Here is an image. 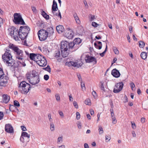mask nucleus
Masks as SVG:
<instances>
[{
	"label": "nucleus",
	"instance_id": "22",
	"mask_svg": "<svg viewBox=\"0 0 148 148\" xmlns=\"http://www.w3.org/2000/svg\"><path fill=\"white\" fill-rule=\"evenodd\" d=\"M56 29L59 33H61L64 31V28L61 25H59L56 27Z\"/></svg>",
	"mask_w": 148,
	"mask_h": 148
},
{
	"label": "nucleus",
	"instance_id": "28",
	"mask_svg": "<svg viewBox=\"0 0 148 148\" xmlns=\"http://www.w3.org/2000/svg\"><path fill=\"white\" fill-rule=\"evenodd\" d=\"M4 74L2 69L0 67V79H2L3 78Z\"/></svg>",
	"mask_w": 148,
	"mask_h": 148
},
{
	"label": "nucleus",
	"instance_id": "35",
	"mask_svg": "<svg viewBox=\"0 0 148 148\" xmlns=\"http://www.w3.org/2000/svg\"><path fill=\"white\" fill-rule=\"evenodd\" d=\"M107 47H108L107 45H106V47L105 51L103 53L100 54V56H101L102 57H103L104 56L105 53L107 51Z\"/></svg>",
	"mask_w": 148,
	"mask_h": 148
},
{
	"label": "nucleus",
	"instance_id": "27",
	"mask_svg": "<svg viewBox=\"0 0 148 148\" xmlns=\"http://www.w3.org/2000/svg\"><path fill=\"white\" fill-rule=\"evenodd\" d=\"M74 42H73L75 44H79L81 42V40L79 38H76L74 40ZM75 45V44H74Z\"/></svg>",
	"mask_w": 148,
	"mask_h": 148
},
{
	"label": "nucleus",
	"instance_id": "62",
	"mask_svg": "<svg viewBox=\"0 0 148 148\" xmlns=\"http://www.w3.org/2000/svg\"><path fill=\"white\" fill-rule=\"evenodd\" d=\"M77 77L79 81H80L81 82H82V79L81 78V76L80 75H77Z\"/></svg>",
	"mask_w": 148,
	"mask_h": 148
},
{
	"label": "nucleus",
	"instance_id": "54",
	"mask_svg": "<svg viewBox=\"0 0 148 148\" xmlns=\"http://www.w3.org/2000/svg\"><path fill=\"white\" fill-rule=\"evenodd\" d=\"M21 130L23 131H25L27 130L26 128L24 126H21Z\"/></svg>",
	"mask_w": 148,
	"mask_h": 148
},
{
	"label": "nucleus",
	"instance_id": "14",
	"mask_svg": "<svg viewBox=\"0 0 148 148\" xmlns=\"http://www.w3.org/2000/svg\"><path fill=\"white\" fill-rule=\"evenodd\" d=\"M65 35L67 38L71 39L73 37L74 33L71 29H69L65 33Z\"/></svg>",
	"mask_w": 148,
	"mask_h": 148
},
{
	"label": "nucleus",
	"instance_id": "46",
	"mask_svg": "<svg viewBox=\"0 0 148 148\" xmlns=\"http://www.w3.org/2000/svg\"><path fill=\"white\" fill-rule=\"evenodd\" d=\"M92 94L94 98H96L97 97V94L95 91H93L92 92Z\"/></svg>",
	"mask_w": 148,
	"mask_h": 148
},
{
	"label": "nucleus",
	"instance_id": "41",
	"mask_svg": "<svg viewBox=\"0 0 148 148\" xmlns=\"http://www.w3.org/2000/svg\"><path fill=\"white\" fill-rule=\"evenodd\" d=\"M76 119L77 120H79L80 119V115L79 113L78 112H76Z\"/></svg>",
	"mask_w": 148,
	"mask_h": 148
},
{
	"label": "nucleus",
	"instance_id": "6",
	"mask_svg": "<svg viewBox=\"0 0 148 148\" xmlns=\"http://www.w3.org/2000/svg\"><path fill=\"white\" fill-rule=\"evenodd\" d=\"M31 88L30 85L25 81H22L19 84V88L21 93L26 94L29 90Z\"/></svg>",
	"mask_w": 148,
	"mask_h": 148
},
{
	"label": "nucleus",
	"instance_id": "63",
	"mask_svg": "<svg viewBox=\"0 0 148 148\" xmlns=\"http://www.w3.org/2000/svg\"><path fill=\"white\" fill-rule=\"evenodd\" d=\"M84 148H89L88 145L87 143H84Z\"/></svg>",
	"mask_w": 148,
	"mask_h": 148
},
{
	"label": "nucleus",
	"instance_id": "17",
	"mask_svg": "<svg viewBox=\"0 0 148 148\" xmlns=\"http://www.w3.org/2000/svg\"><path fill=\"white\" fill-rule=\"evenodd\" d=\"M111 74L115 77H118L120 75L119 71L116 69H114L111 72Z\"/></svg>",
	"mask_w": 148,
	"mask_h": 148
},
{
	"label": "nucleus",
	"instance_id": "31",
	"mask_svg": "<svg viewBox=\"0 0 148 148\" xmlns=\"http://www.w3.org/2000/svg\"><path fill=\"white\" fill-rule=\"evenodd\" d=\"M85 103L86 105L89 106L91 105V102L90 100L89 99H87L85 101Z\"/></svg>",
	"mask_w": 148,
	"mask_h": 148
},
{
	"label": "nucleus",
	"instance_id": "13",
	"mask_svg": "<svg viewBox=\"0 0 148 148\" xmlns=\"http://www.w3.org/2000/svg\"><path fill=\"white\" fill-rule=\"evenodd\" d=\"M66 65L69 66H72L74 67L78 68L81 66L83 64L82 62L79 63L78 62L70 61L69 62H66Z\"/></svg>",
	"mask_w": 148,
	"mask_h": 148
},
{
	"label": "nucleus",
	"instance_id": "49",
	"mask_svg": "<svg viewBox=\"0 0 148 148\" xmlns=\"http://www.w3.org/2000/svg\"><path fill=\"white\" fill-rule=\"evenodd\" d=\"M49 78V76L47 75H45L44 76V78L45 80H47Z\"/></svg>",
	"mask_w": 148,
	"mask_h": 148
},
{
	"label": "nucleus",
	"instance_id": "55",
	"mask_svg": "<svg viewBox=\"0 0 148 148\" xmlns=\"http://www.w3.org/2000/svg\"><path fill=\"white\" fill-rule=\"evenodd\" d=\"M132 136L133 137H136V134L135 133V132L134 131H133L132 132Z\"/></svg>",
	"mask_w": 148,
	"mask_h": 148
},
{
	"label": "nucleus",
	"instance_id": "8",
	"mask_svg": "<svg viewBox=\"0 0 148 148\" xmlns=\"http://www.w3.org/2000/svg\"><path fill=\"white\" fill-rule=\"evenodd\" d=\"M8 31L10 32V34L12 37L16 41H18L19 40L18 37V31L17 29L14 27H12L8 29Z\"/></svg>",
	"mask_w": 148,
	"mask_h": 148
},
{
	"label": "nucleus",
	"instance_id": "3",
	"mask_svg": "<svg viewBox=\"0 0 148 148\" xmlns=\"http://www.w3.org/2000/svg\"><path fill=\"white\" fill-rule=\"evenodd\" d=\"M9 47L14 51L15 54V57L16 59L22 61V64L23 66H25L26 64L25 63V60L23 59V56L22 51L16 46L13 44H10ZM20 62L21 63V62Z\"/></svg>",
	"mask_w": 148,
	"mask_h": 148
},
{
	"label": "nucleus",
	"instance_id": "4",
	"mask_svg": "<svg viewBox=\"0 0 148 148\" xmlns=\"http://www.w3.org/2000/svg\"><path fill=\"white\" fill-rule=\"evenodd\" d=\"M26 75L29 82L32 85L38 84L40 82L39 76L35 71H33L32 73H27Z\"/></svg>",
	"mask_w": 148,
	"mask_h": 148
},
{
	"label": "nucleus",
	"instance_id": "7",
	"mask_svg": "<svg viewBox=\"0 0 148 148\" xmlns=\"http://www.w3.org/2000/svg\"><path fill=\"white\" fill-rule=\"evenodd\" d=\"M13 17L14 19H13V21L16 24L22 25L25 24V23L20 13H14Z\"/></svg>",
	"mask_w": 148,
	"mask_h": 148
},
{
	"label": "nucleus",
	"instance_id": "56",
	"mask_svg": "<svg viewBox=\"0 0 148 148\" xmlns=\"http://www.w3.org/2000/svg\"><path fill=\"white\" fill-rule=\"evenodd\" d=\"M57 148H65V146L64 145H62L60 146H58Z\"/></svg>",
	"mask_w": 148,
	"mask_h": 148
},
{
	"label": "nucleus",
	"instance_id": "36",
	"mask_svg": "<svg viewBox=\"0 0 148 148\" xmlns=\"http://www.w3.org/2000/svg\"><path fill=\"white\" fill-rule=\"evenodd\" d=\"M77 125L78 129H81L82 127L81 123L79 121H78L77 123Z\"/></svg>",
	"mask_w": 148,
	"mask_h": 148
},
{
	"label": "nucleus",
	"instance_id": "51",
	"mask_svg": "<svg viewBox=\"0 0 148 148\" xmlns=\"http://www.w3.org/2000/svg\"><path fill=\"white\" fill-rule=\"evenodd\" d=\"M97 43L99 44H100L101 45L99 46H98V49H101L102 47V45L101 42L100 41H98Z\"/></svg>",
	"mask_w": 148,
	"mask_h": 148
},
{
	"label": "nucleus",
	"instance_id": "33",
	"mask_svg": "<svg viewBox=\"0 0 148 148\" xmlns=\"http://www.w3.org/2000/svg\"><path fill=\"white\" fill-rule=\"evenodd\" d=\"M98 130L99 134H103V130L102 127L101 126H100L99 127Z\"/></svg>",
	"mask_w": 148,
	"mask_h": 148
},
{
	"label": "nucleus",
	"instance_id": "37",
	"mask_svg": "<svg viewBox=\"0 0 148 148\" xmlns=\"http://www.w3.org/2000/svg\"><path fill=\"white\" fill-rule=\"evenodd\" d=\"M99 25V24L94 22H93L92 23V25L95 27H97Z\"/></svg>",
	"mask_w": 148,
	"mask_h": 148
},
{
	"label": "nucleus",
	"instance_id": "18",
	"mask_svg": "<svg viewBox=\"0 0 148 148\" xmlns=\"http://www.w3.org/2000/svg\"><path fill=\"white\" fill-rule=\"evenodd\" d=\"M27 36V34H26V33L22 32L20 30L18 31V36H19V38L21 40H24L26 38Z\"/></svg>",
	"mask_w": 148,
	"mask_h": 148
},
{
	"label": "nucleus",
	"instance_id": "50",
	"mask_svg": "<svg viewBox=\"0 0 148 148\" xmlns=\"http://www.w3.org/2000/svg\"><path fill=\"white\" fill-rule=\"evenodd\" d=\"M130 86L132 90H133V88L135 87V84L133 82H132L130 84Z\"/></svg>",
	"mask_w": 148,
	"mask_h": 148
},
{
	"label": "nucleus",
	"instance_id": "44",
	"mask_svg": "<svg viewBox=\"0 0 148 148\" xmlns=\"http://www.w3.org/2000/svg\"><path fill=\"white\" fill-rule=\"evenodd\" d=\"M112 123L113 124H116L117 122V121L115 117H114L112 118Z\"/></svg>",
	"mask_w": 148,
	"mask_h": 148
},
{
	"label": "nucleus",
	"instance_id": "12",
	"mask_svg": "<svg viewBox=\"0 0 148 148\" xmlns=\"http://www.w3.org/2000/svg\"><path fill=\"white\" fill-rule=\"evenodd\" d=\"M85 60L86 62L87 63H90L93 62L94 64H96L97 63L96 59L95 58L88 55H86L85 58Z\"/></svg>",
	"mask_w": 148,
	"mask_h": 148
},
{
	"label": "nucleus",
	"instance_id": "30",
	"mask_svg": "<svg viewBox=\"0 0 148 148\" xmlns=\"http://www.w3.org/2000/svg\"><path fill=\"white\" fill-rule=\"evenodd\" d=\"M145 43L143 41H140L139 42V45L140 48H143L145 46Z\"/></svg>",
	"mask_w": 148,
	"mask_h": 148
},
{
	"label": "nucleus",
	"instance_id": "47",
	"mask_svg": "<svg viewBox=\"0 0 148 148\" xmlns=\"http://www.w3.org/2000/svg\"><path fill=\"white\" fill-rule=\"evenodd\" d=\"M132 124V127L133 129H135L136 128V125L134 122H131Z\"/></svg>",
	"mask_w": 148,
	"mask_h": 148
},
{
	"label": "nucleus",
	"instance_id": "26",
	"mask_svg": "<svg viewBox=\"0 0 148 148\" xmlns=\"http://www.w3.org/2000/svg\"><path fill=\"white\" fill-rule=\"evenodd\" d=\"M54 56L56 58H59L60 56V51L58 50L56 51Z\"/></svg>",
	"mask_w": 148,
	"mask_h": 148
},
{
	"label": "nucleus",
	"instance_id": "60",
	"mask_svg": "<svg viewBox=\"0 0 148 148\" xmlns=\"http://www.w3.org/2000/svg\"><path fill=\"white\" fill-rule=\"evenodd\" d=\"M101 90H103V91H104V87L103 86V83H102L101 84Z\"/></svg>",
	"mask_w": 148,
	"mask_h": 148
},
{
	"label": "nucleus",
	"instance_id": "59",
	"mask_svg": "<svg viewBox=\"0 0 148 148\" xmlns=\"http://www.w3.org/2000/svg\"><path fill=\"white\" fill-rule=\"evenodd\" d=\"M59 114L62 117L64 116V114L63 112L62 111H60L59 112Z\"/></svg>",
	"mask_w": 148,
	"mask_h": 148
},
{
	"label": "nucleus",
	"instance_id": "64",
	"mask_svg": "<svg viewBox=\"0 0 148 148\" xmlns=\"http://www.w3.org/2000/svg\"><path fill=\"white\" fill-rule=\"evenodd\" d=\"M145 119L144 118H142L141 119V121L142 123H144L145 122Z\"/></svg>",
	"mask_w": 148,
	"mask_h": 148
},
{
	"label": "nucleus",
	"instance_id": "5",
	"mask_svg": "<svg viewBox=\"0 0 148 148\" xmlns=\"http://www.w3.org/2000/svg\"><path fill=\"white\" fill-rule=\"evenodd\" d=\"M9 51V50H8L5 51L2 56V59L3 61L7 65L12 66L14 64V60L12 59V56Z\"/></svg>",
	"mask_w": 148,
	"mask_h": 148
},
{
	"label": "nucleus",
	"instance_id": "34",
	"mask_svg": "<svg viewBox=\"0 0 148 148\" xmlns=\"http://www.w3.org/2000/svg\"><path fill=\"white\" fill-rule=\"evenodd\" d=\"M48 118L50 122L51 123L53 122V120L51 118V114L49 113L48 114Z\"/></svg>",
	"mask_w": 148,
	"mask_h": 148
},
{
	"label": "nucleus",
	"instance_id": "39",
	"mask_svg": "<svg viewBox=\"0 0 148 148\" xmlns=\"http://www.w3.org/2000/svg\"><path fill=\"white\" fill-rule=\"evenodd\" d=\"M14 106H17L18 107L20 106V105L18 101H16V100L14 101Z\"/></svg>",
	"mask_w": 148,
	"mask_h": 148
},
{
	"label": "nucleus",
	"instance_id": "45",
	"mask_svg": "<svg viewBox=\"0 0 148 148\" xmlns=\"http://www.w3.org/2000/svg\"><path fill=\"white\" fill-rule=\"evenodd\" d=\"M81 83L82 89L83 90H85L86 88L84 84H82V82H81Z\"/></svg>",
	"mask_w": 148,
	"mask_h": 148
},
{
	"label": "nucleus",
	"instance_id": "1",
	"mask_svg": "<svg viewBox=\"0 0 148 148\" xmlns=\"http://www.w3.org/2000/svg\"><path fill=\"white\" fill-rule=\"evenodd\" d=\"M61 45L62 55L63 58L68 56L69 51L73 52L76 50L75 49L73 48L75 44L73 42L69 43L66 41H62L61 43Z\"/></svg>",
	"mask_w": 148,
	"mask_h": 148
},
{
	"label": "nucleus",
	"instance_id": "52",
	"mask_svg": "<svg viewBox=\"0 0 148 148\" xmlns=\"http://www.w3.org/2000/svg\"><path fill=\"white\" fill-rule=\"evenodd\" d=\"M109 135H106L105 137L106 140H108V141H110L111 139Z\"/></svg>",
	"mask_w": 148,
	"mask_h": 148
},
{
	"label": "nucleus",
	"instance_id": "29",
	"mask_svg": "<svg viewBox=\"0 0 148 148\" xmlns=\"http://www.w3.org/2000/svg\"><path fill=\"white\" fill-rule=\"evenodd\" d=\"M50 129L51 131H54L55 130V126L53 123L51 122L50 124Z\"/></svg>",
	"mask_w": 148,
	"mask_h": 148
},
{
	"label": "nucleus",
	"instance_id": "38",
	"mask_svg": "<svg viewBox=\"0 0 148 148\" xmlns=\"http://www.w3.org/2000/svg\"><path fill=\"white\" fill-rule=\"evenodd\" d=\"M89 18H90V20L91 21H92L96 18L95 16L91 15H90Z\"/></svg>",
	"mask_w": 148,
	"mask_h": 148
},
{
	"label": "nucleus",
	"instance_id": "57",
	"mask_svg": "<svg viewBox=\"0 0 148 148\" xmlns=\"http://www.w3.org/2000/svg\"><path fill=\"white\" fill-rule=\"evenodd\" d=\"M3 24V20L2 18H0V27H1Z\"/></svg>",
	"mask_w": 148,
	"mask_h": 148
},
{
	"label": "nucleus",
	"instance_id": "25",
	"mask_svg": "<svg viewBox=\"0 0 148 148\" xmlns=\"http://www.w3.org/2000/svg\"><path fill=\"white\" fill-rule=\"evenodd\" d=\"M42 15L46 19H48L49 18V16L43 11H42L41 12Z\"/></svg>",
	"mask_w": 148,
	"mask_h": 148
},
{
	"label": "nucleus",
	"instance_id": "43",
	"mask_svg": "<svg viewBox=\"0 0 148 148\" xmlns=\"http://www.w3.org/2000/svg\"><path fill=\"white\" fill-rule=\"evenodd\" d=\"M56 99L57 101H59L60 99V97L59 94H56L55 95Z\"/></svg>",
	"mask_w": 148,
	"mask_h": 148
},
{
	"label": "nucleus",
	"instance_id": "2",
	"mask_svg": "<svg viewBox=\"0 0 148 148\" xmlns=\"http://www.w3.org/2000/svg\"><path fill=\"white\" fill-rule=\"evenodd\" d=\"M54 33L53 29L52 27L47 28L46 30L41 29L38 32L40 40L41 41L45 40L48 37L53 36Z\"/></svg>",
	"mask_w": 148,
	"mask_h": 148
},
{
	"label": "nucleus",
	"instance_id": "48",
	"mask_svg": "<svg viewBox=\"0 0 148 148\" xmlns=\"http://www.w3.org/2000/svg\"><path fill=\"white\" fill-rule=\"evenodd\" d=\"M113 50L115 54H119V51L115 47L113 49Z\"/></svg>",
	"mask_w": 148,
	"mask_h": 148
},
{
	"label": "nucleus",
	"instance_id": "42",
	"mask_svg": "<svg viewBox=\"0 0 148 148\" xmlns=\"http://www.w3.org/2000/svg\"><path fill=\"white\" fill-rule=\"evenodd\" d=\"M62 141V137H60L58 139V143H61Z\"/></svg>",
	"mask_w": 148,
	"mask_h": 148
},
{
	"label": "nucleus",
	"instance_id": "23",
	"mask_svg": "<svg viewBox=\"0 0 148 148\" xmlns=\"http://www.w3.org/2000/svg\"><path fill=\"white\" fill-rule=\"evenodd\" d=\"M73 17L75 18L76 23L78 24H79L80 21L76 13H74L73 15Z\"/></svg>",
	"mask_w": 148,
	"mask_h": 148
},
{
	"label": "nucleus",
	"instance_id": "61",
	"mask_svg": "<svg viewBox=\"0 0 148 148\" xmlns=\"http://www.w3.org/2000/svg\"><path fill=\"white\" fill-rule=\"evenodd\" d=\"M124 98L125 99V100L124 101V102L126 103V102H127L128 101L127 98V96H125L124 97Z\"/></svg>",
	"mask_w": 148,
	"mask_h": 148
},
{
	"label": "nucleus",
	"instance_id": "15",
	"mask_svg": "<svg viewBox=\"0 0 148 148\" xmlns=\"http://www.w3.org/2000/svg\"><path fill=\"white\" fill-rule=\"evenodd\" d=\"M19 30L22 31V32L26 33L28 34L30 30V28L28 26H21L20 27Z\"/></svg>",
	"mask_w": 148,
	"mask_h": 148
},
{
	"label": "nucleus",
	"instance_id": "21",
	"mask_svg": "<svg viewBox=\"0 0 148 148\" xmlns=\"http://www.w3.org/2000/svg\"><path fill=\"white\" fill-rule=\"evenodd\" d=\"M52 12L53 14H54V11H57L58 10L57 3L54 0L53 1V4L52 5Z\"/></svg>",
	"mask_w": 148,
	"mask_h": 148
},
{
	"label": "nucleus",
	"instance_id": "11",
	"mask_svg": "<svg viewBox=\"0 0 148 148\" xmlns=\"http://www.w3.org/2000/svg\"><path fill=\"white\" fill-rule=\"evenodd\" d=\"M123 86L122 82L117 83L115 85L113 92L114 93H118L120 92L122 89Z\"/></svg>",
	"mask_w": 148,
	"mask_h": 148
},
{
	"label": "nucleus",
	"instance_id": "24",
	"mask_svg": "<svg viewBox=\"0 0 148 148\" xmlns=\"http://www.w3.org/2000/svg\"><path fill=\"white\" fill-rule=\"evenodd\" d=\"M140 56L143 59L145 60L147 56V53L145 52H143L140 54Z\"/></svg>",
	"mask_w": 148,
	"mask_h": 148
},
{
	"label": "nucleus",
	"instance_id": "16",
	"mask_svg": "<svg viewBox=\"0 0 148 148\" xmlns=\"http://www.w3.org/2000/svg\"><path fill=\"white\" fill-rule=\"evenodd\" d=\"M5 130L6 132L9 133H12L13 132V129L12 127L9 124L5 125Z\"/></svg>",
	"mask_w": 148,
	"mask_h": 148
},
{
	"label": "nucleus",
	"instance_id": "32",
	"mask_svg": "<svg viewBox=\"0 0 148 148\" xmlns=\"http://www.w3.org/2000/svg\"><path fill=\"white\" fill-rule=\"evenodd\" d=\"M43 69L45 70V71H48L49 73H50L51 71V68H50V66L49 65H48L47 66V67H46L43 68Z\"/></svg>",
	"mask_w": 148,
	"mask_h": 148
},
{
	"label": "nucleus",
	"instance_id": "20",
	"mask_svg": "<svg viewBox=\"0 0 148 148\" xmlns=\"http://www.w3.org/2000/svg\"><path fill=\"white\" fill-rule=\"evenodd\" d=\"M38 64L40 66H45L47 64V62L45 58H43L42 60H41L39 62Z\"/></svg>",
	"mask_w": 148,
	"mask_h": 148
},
{
	"label": "nucleus",
	"instance_id": "9",
	"mask_svg": "<svg viewBox=\"0 0 148 148\" xmlns=\"http://www.w3.org/2000/svg\"><path fill=\"white\" fill-rule=\"evenodd\" d=\"M29 58L31 60L35 61L37 64L41 60H42L43 58H45L44 57L40 54L34 53H30Z\"/></svg>",
	"mask_w": 148,
	"mask_h": 148
},
{
	"label": "nucleus",
	"instance_id": "19",
	"mask_svg": "<svg viewBox=\"0 0 148 148\" xmlns=\"http://www.w3.org/2000/svg\"><path fill=\"white\" fill-rule=\"evenodd\" d=\"M3 101L5 103H7L10 99V97L7 95L4 94L2 96Z\"/></svg>",
	"mask_w": 148,
	"mask_h": 148
},
{
	"label": "nucleus",
	"instance_id": "58",
	"mask_svg": "<svg viewBox=\"0 0 148 148\" xmlns=\"http://www.w3.org/2000/svg\"><path fill=\"white\" fill-rule=\"evenodd\" d=\"M69 99L70 101H73V98L72 97V96L71 95H70L69 96Z\"/></svg>",
	"mask_w": 148,
	"mask_h": 148
},
{
	"label": "nucleus",
	"instance_id": "53",
	"mask_svg": "<svg viewBox=\"0 0 148 148\" xmlns=\"http://www.w3.org/2000/svg\"><path fill=\"white\" fill-rule=\"evenodd\" d=\"M4 115L3 112H0V120L2 119Z\"/></svg>",
	"mask_w": 148,
	"mask_h": 148
},
{
	"label": "nucleus",
	"instance_id": "10",
	"mask_svg": "<svg viewBox=\"0 0 148 148\" xmlns=\"http://www.w3.org/2000/svg\"><path fill=\"white\" fill-rule=\"evenodd\" d=\"M30 137V135L26 132H22L20 138V140L23 143H27L29 140Z\"/></svg>",
	"mask_w": 148,
	"mask_h": 148
},
{
	"label": "nucleus",
	"instance_id": "40",
	"mask_svg": "<svg viewBox=\"0 0 148 148\" xmlns=\"http://www.w3.org/2000/svg\"><path fill=\"white\" fill-rule=\"evenodd\" d=\"M73 104L74 107L76 108H78V106L77 103L75 101H74L73 102Z\"/></svg>",
	"mask_w": 148,
	"mask_h": 148
}]
</instances>
